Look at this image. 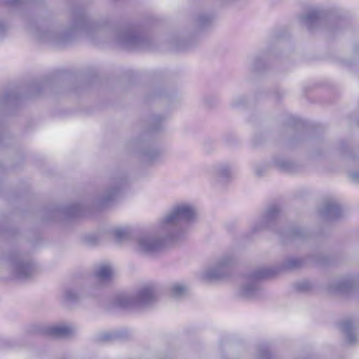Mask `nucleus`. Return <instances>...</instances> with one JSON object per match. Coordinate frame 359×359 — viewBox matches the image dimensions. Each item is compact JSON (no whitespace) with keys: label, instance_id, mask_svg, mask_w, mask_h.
<instances>
[{"label":"nucleus","instance_id":"nucleus-1","mask_svg":"<svg viewBox=\"0 0 359 359\" xmlns=\"http://www.w3.org/2000/svg\"><path fill=\"white\" fill-rule=\"evenodd\" d=\"M38 39L43 41H50L57 45L65 44L74 38L77 32H83L89 37H93V32L98 31V25L88 20L83 13L74 17L72 26L67 29H55L45 27H38L30 25L28 27Z\"/></svg>","mask_w":359,"mask_h":359},{"label":"nucleus","instance_id":"nucleus-2","mask_svg":"<svg viewBox=\"0 0 359 359\" xmlns=\"http://www.w3.org/2000/svg\"><path fill=\"white\" fill-rule=\"evenodd\" d=\"M196 218L197 209L193 203L178 201L175 203L158 221L161 229L166 233L167 236L175 238L177 241L184 233L182 224L193 222Z\"/></svg>","mask_w":359,"mask_h":359},{"label":"nucleus","instance_id":"nucleus-3","mask_svg":"<svg viewBox=\"0 0 359 359\" xmlns=\"http://www.w3.org/2000/svg\"><path fill=\"white\" fill-rule=\"evenodd\" d=\"M176 241L175 238L167 236L166 233L161 229L158 221L156 233H143L136 237L135 249L142 255H151L160 252L167 243Z\"/></svg>","mask_w":359,"mask_h":359},{"label":"nucleus","instance_id":"nucleus-4","mask_svg":"<svg viewBox=\"0 0 359 359\" xmlns=\"http://www.w3.org/2000/svg\"><path fill=\"white\" fill-rule=\"evenodd\" d=\"M276 269L271 267H263L256 269L247 276L242 283L238 294L245 299H252L261 296L262 293L260 280L263 278L273 276Z\"/></svg>","mask_w":359,"mask_h":359},{"label":"nucleus","instance_id":"nucleus-5","mask_svg":"<svg viewBox=\"0 0 359 359\" xmlns=\"http://www.w3.org/2000/svg\"><path fill=\"white\" fill-rule=\"evenodd\" d=\"M156 299V291L153 285H145L140 289L133 296L127 294L118 295L114 304L116 306L123 308H140L152 303Z\"/></svg>","mask_w":359,"mask_h":359},{"label":"nucleus","instance_id":"nucleus-6","mask_svg":"<svg viewBox=\"0 0 359 359\" xmlns=\"http://www.w3.org/2000/svg\"><path fill=\"white\" fill-rule=\"evenodd\" d=\"M126 183V177L124 174H115L107 187L97 196V205L100 207H107L114 203Z\"/></svg>","mask_w":359,"mask_h":359},{"label":"nucleus","instance_id":"nucleus-7","mask_svg":"<svg viewBox=\"0 0 359 359\" xmlns=\"http://www.w3.org/2000/svg\"><path fill=\"white\" fill-rule=\"evenodd\" d=\"M11 275L18 280L31 278L35 273L36 266L33 261L22 255H16L11 259Z\"/></svg>","mask_w":359,"mask_h":359},{"label":"nucleus","instance_id":"nucleus-8","mask_svg":"<svg viewBox=\"0 0 359 359\" xmlns=\"http://www.w3.org/2000/svg\"><path fill=\"white\" fill-rule=\"evenodd\" d=\"M233 263L234 257L232 255H223L216 260L213 265L203 272V278L206 280L223 278L229 275V269Z\"/></svg>","mask_w":359,"mask_h":359},{"label":"nucleus","instance_id":"nucleus-9","mask_svg":"<svg viewBox=\"0 0 359 359\" xmlns=\"http://www.w3.org/2000/svg\"><path fill=\"white\" fill-rule=\"evenodd\" d=\"M115 43L125 48H142L145 46L147 39L131 28H123L116 31Z\"/></svg>","mask_w":359,"mask_h":359},{"label":"nucleus","instance_id":"nucleus-10","mask_svg":"<svg viewBox=\"0 0 359 359\" xmlns=\"http://www.w3.org/2000/svg\"><path fill=\"white\" fill-rule=\"evenodd\" d=\"M280 210L278 206L273 205L269 207L264 214L257 219L251 229L253 233H258L264 230L276 231V226Z\"/></svg>","mask_w":359,"mask_h":359},{"label":"nucleus","instance_id":"nucleus-11","mask_svg":"<svg viewBox=\"0 0 359 359\" xmlns=\"http://www.w3.org/2000/svg\"><path fill=\"white\" fill-rule=\"evenodd\" d=\"M359 284V277L349 276L333 280L329 290L342 294H349L355 292Z\"/></svg>","mask_w":359,"mask_h":359},{"label":"nucleus","instance_id":"nucleus-12","mask_svg":"<svg viewBox=\"0 0 359 359\" xmlns=\"http://www.w3.org/2000/svg\"><path fill=\"white\" fill-rule=\"evenodd\" d=\"M211 174L215 182L225 183L232 177L233 165L228 162L217 163L212 166Z\"/></svg>","mask_w":359,"mask_h":359},{"label":"nucleus","instance_id":"nucleus-13","mask_svg":"<svg viewBox=\"0 0 359 359\" xmlns=\"http://www.w3.org/2000/svg\"><path fill=\"white\" fill-rule=\"evenodd\" d=\"M323 11L320 8H315L300 18L302 23L309 29L318 27L323 22Z\"/></svg>","mask_w":359,"mask_h":359},{"label":"nucleus","instance_id":"nucleus-14","mask_svg":"<svg viewBox=\"0 0 359 359\" xmlns=\"http://www.w3.org/2000/svg\"><path fill=\"white\" fill-rule=\"evenodd\" d=\"M91 296L90 290L83 287L68 288L63 293L64 300L71 304L80 302Z\"/></svg>","mask_w":359,"mask_h":359},{"label":"nucleus","instance_id":"nucleus-15","mask_svg":"<svg viewBox=\"0 0 359 359\" xmlns=\"http://www.w3.org/2000/svg\"><path fill=\"white\" fill-rule=\"evenodd\" d=\"M46 331L47 334L55 337H69L76 332L75 328L72 325L66 323L49 326Z\"/></svg>","mask_w":359,"mask_h":359},{"label":"nucleus","instance_id":"nucleus-16","mask_svg":"<svg viewBox=\"0 0 359 359\" xmlns=\"http://www.w3.org/2000/svg\"><path fill=\"white\" fill-rule=\"evenodd\" d=\"M342 210L340 205L335 201H330L325 203L322 210V215L328 219H333L340 217Z\"/></svg>","mask_w":359,"mask_h":359},{"label":"nucleus","instance_id":"nucleus-17","mask_svg":"<svg viewBox=\"0 0 359 359\" xmlns=\"http://www.w3.org/2000/svg\"><path fill=\"white\" fill-rule=\"evenodd\" d=\"M273 164L280 170L289 172H295L298 168L295 162L282 156L274 157Z\"/></svg>","mask_w":359,"mask_h":359},{"label":"nucleus","instance_id":"nucleus-18","mask_svg":"<svg viewBox=\"0 0 359 359\" xmlns=\"http://www.w3.org/2000/svg\"><path fill=\"white\" fill-rule=\"evenodd\" d=\"M140 153L144 161L150 162L156 159L160 154V151L147 142H139Z\"/></svg>","mask_w":359,"mask_h":359},{"label":"nucleus","instance_id":"nucleus-19","mask_svg":"<svg viewBox=\"0 0 359 359\" xmlns=\"http://www.w3.org/2000/svg\"><path fill=\"white\" fill-rule=\"evenodd\" d=\"M280 237L283 243L294 239H303L308 236V232L306 229L301 227H296L287 231L286 232L280 233Z\"/></svg>","mask_w":359,"mask_h":359},{"label":"nucleus","instance_id":"nucleus-20","mask_svg":"<svg viewBox=\"0 0 359 359\" xmlns=\"http://www.w3.org/2000/svg\"><path fill=\"white\" fill-rule=\"evenodd\" d=\"M95 274L98 281L102 283H107L114 278V271L111 266L102 264L98 266Z\"/></svg>","mask_w":359,"mask_h":359},{"label":"nucleus","instance_id":"nucleus-21","mask_svg":"<svg viewBox=\"0 0 359 359\" xmlns=\"http://www.w3.org/2000/svg\"><path fill=\"white\" fill-rule=\"evenodd\" d=\"M128 332L125 330H116L101 333L97 337L99 341H111L116 339H123L128 337Z\"/></svg>","mask_w":359,"mask_h":359},{"label":"nucleus","instance_id":"nucleus-22","mask_svg":"<svg viewBox=\"0 0 359 359\" xmlns=\"http://www.w3.org/2000/svg\"><path fill=\"white\" fill-rule=\"evenodd\" d=\"M341 329L346 335V339L350 344H353L355 341V335L354 334L355 325L351 320H345L341 324Z\"/></svg>","mask_w":359,"mask_h":359},{"label":"nucleus","instance_id":"nucleus-23","mask_svg":"<svg viewBox=\"0 0 359 359\" xmlns=\"http://www.w3.org/2000/svg\"><path fill=\"white\" fill-rule=\"evenodd\" d=\"M303 264V260L296 257H289L284 260L281 264V269L294 270L301 267Z\"/></svg>","mask_w":359,"mask_h":359},{"label":"nucleus","instance_id":"nucleus-24","mask_svg":"<svg viewBox=\"0 0 359 359\" xmlns=\"http://www.w3.org/2000/svg\"><path fill=\"white\" fill-rule=\"evenodd\" d=\"M114 236L118 242H123L131 237V231L128 228H116L113 231Z\"/></svg>","mask_w":359,"mask_h":359},{"label":"nucleus","instance_id":"nucleus-25","mask_svg":"<svg viewBox=\"0 0 359 359\" xmlns=\"http://www.w3.org/2000/svg\"><path fill=\"white\" fill-rule=\"evenodd\" d=\"M82 208L78 203H73L66 207L63 212L69 217H74L79 216L81 212Z\"/></svg>","mask_w":359,"mask_h":359},{"label":"nucleus","instance_id":"nucleus-26","mask_svg":"<svg viewBox=\"0 0 359 359\" xmlns=\"http://www.w3.org/2000/svg\"><path fill=\"white\" fill-rule=\"evenodd\" d=\"M212 20V16L209 14H200L196 20V25L198 29L208 26Z\"/></svg>","mask_w":359,"mask_h":359},{"label":"nucleus","instance_id":"nucleus-27","mask_svg":"<svg viewBox=\"0 0 359 359\" xmlns=\"http://www.w3.org/2000/svg\"><path fill=\"white\" fill-rule=\"evenodd\" d=\"M170 291L171 294L173 297L178 298L185 294L187 291V287L181 283H175L172 285Z\"/></svg>","mask_w":359,"mask_h":359},{"label":"nucleus","instance_id":"nucleus-28","mask_svg":"<svg viewBox=\"0 0 359 359\" xmlns=\"http://www.w3.org/2000/svg\"><path fill=\"white\" fill-rule=\"evenodd\" d=\"M343 158L350 165H353L358 159V156L353 149H348L344 151Z\"/></svg>","mask_w":359,"mask_h":359},{"label":"nucleus","instance_id":"nucleus-29","mask_svg":"<svg viewBox=\"0 0 359 359\" xmlns=\"http://www.w3.org/2000/svg\"><path fill=\"white\" fill-rule=\"evenodd\" d=\"M264 67V62L262 57H255L250 64V69L253 72L261 71Z\"/></svg>","mask_w":359,"mask_h":359},{"label":"nucleus","instance_id":"nucleus-30","mask_svg":"<svg viewBox=\"0 0 359 359\" xmlns=\"http://www.w3.org/2000/svg\"><path fill=\"white\" fill-rule=\"evenodd\" d=\"M313 284L309 280H302L298 282L295 285L297 290L299 292H308L313 288Z\"/></svg>","mask_w":359,"mask_h":359},{"label":"nucleus","instance_id":"nucleus-31","mask_svg":"<svg viewBox=\"0 0 359 359\" xmlns=\"http://www.w3.org/2000/svg\"><path fill=\"white\" fill-rule=\"evenodd\" d=\"M165 120V116L155 115L151 119L152 129L154 130H158Z\"/></svg>","mask_w":359,"mask_h":359},{"label":"nucleus","instance_id":"nucleus-32","mask_svg":"<svg viewBox=\"0 0 359 359\" xmlns=\"http://www.w3.org/2000/svg\"><path fill=\"white\" fill-rule=\"evenodd\" d=\"M259 358L261 359H269L270 353L269 352L268 348H260L258 351Z\"/></svg>","mask_w":359,"mask_h":359},{"label":"nucleus","instance_id":"nucleus-33","mask_svg":"<svg viewBox=\"0 0 359 359\" xmlns=\"http://www.w3.org/2000/svg\"><path fill=\"white\" fill-rule=\"evenodd\" d=\"M26 0H4V4L8 6L15 7L22 4Z\"/></svg>","mask_w":359,"mask_h":359},{"label":"nucleus","instance_id":"nucleus-34","mask_svg":"<svg viewBox=\"0 0 359 359\" xmlns=\"http://www.w3.org/2000/svg\"><path fill=\"white\" fill-rule=\"evenodd\" d=\"M245 102V97H237L236 98L233 99V100L232 101V106L234 107H239L241 105H242L243 104H244Z\"/></svg>","mask_w":359,"mask_h":359},{"label":"nucleus","instance_id":"nucleus-35","mask_svg":"<svg viewBox=\"0 0 359 359\" xmlns=\"http://www.w3.org/2000/svg\"><path fill=\"white\" fill-rule=\"evenodd\" d=\"M348 177L353 182H359V173L358 172H349Z\"/></svg>","mask_w":359,"mask_h":359},{"label":"nucleus","instance_id":"nucleus-36","mask_svg":"<svg viewBox=\"0 0 359 359\" xmlns=\"http://www.w3.org/2000/svg\"><path fill=\"white\" fill-rule=\"evenodd\" d=\"M6 29V26L4 23L0 22V33H2Z\"/></svg>","mask_w":359,"mask_h":359},{"label":"nucleus","instance_id":"nucleus-37","mask_svg":"<svg viewBox=\"0 0 359 359\" xmlns=\"http://www.w3.org/2000/svg\"><path fill=\"white\" fill-rule=\"evenodd\" d=\"M255 172L257 175H261V172L258 170L257 168H255Z\"/></svg>","mask_w":359,"mask_h":359}]
</instances>
